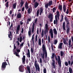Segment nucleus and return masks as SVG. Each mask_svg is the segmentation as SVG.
Returning <instances> with one entry per match:
<instances>
[{"instance_id":"obj_63","label":"nucleus","mask_w":73,"mask_h":73,"mask_svg":"<svg viewBox=\"0 0 73 73\" xmlns=\"http://www.w3.org/2000/svg\"><path fill=\"white\" fill-rule=\"evenodd\" d=\"M62 21H64V18H61V19L60 20V23H61Z\"/></svg>"},{"instance_id":"obj_46","label":"nucleus","mask_w":73,"mask_h":73,"mask_svg":"<svg viewBox=\"0 0 73 73\" xmlns=\"http://www.w3.org/2000/svg\"><path fill=\"white\" fill-rule=\"evenodd\" d=\"M38 20H37V18H36L35 19L34 23H35V24L37 23V21Z\"/></svg>"},{"instance_id":"obj_38","label":"nucleus","mask_w":73,"mask_h":73,"mask_svg":"<svg viewBox=\"0 0 73 73\" xmlns=\"http://www.w3.org/2000/svg\"><path fill=\"white\" fill-rule=\"evenodd\" d=\"M40 12H43V9H42V7L40 8Z\"/></svg>"},{"instance_id":"obj_1","label":"nucleus","mask_w":73,"mask_h":73,"mask_svg":"<svg viewBox=\"0 0 73 73\" xmlns=\"http://www.w3.org/2000/svg\"><path fill=\"white\" fill-rule=\"evenodd\" d=\"M28 5H28V2L26 1L25 5V7L27 9H29L27 11V13H28V14H31V13L32 11V7H31L29 8V6H28Z\"/></svg>"},{"instance_id":"obj_40","label":"nucleus","mask_w":73,"mask_h":73,"mask_svg":"<svg viewBox=\"0 0 73 73\" xmlns=\"http://www.w3.org/2000/svg\"><path fill=\"white\" fill-rule=\"evenodd\" d=\"M44 29H43L42 30V33L41 34V36L42 37H43L44 36Z\"/></svg>"},{"instance_id":"obj_17","label":"nucleus","mask_w":73,"mask_h":73,"mask_svg":"<svg viewBox=\"0 0 73 73\" xmlns=\"http://www.w3.org/2000/svg\"><path fill=\"white\" fill-rule=\"evenodd\" d=\"M65 25V22H64L62 24V27L64 31H66V26Z\"/></svg>"},{"instance_id":"obj_10","label":"nucleus","mask_w":73,"mask_h":73,"mask_svg":"<svg viewBox=\"0 0 73 73\" xmlns=\"http://www.w3.org/2000/svg\"><path fill=\"white\" fill-rule=\"evenodd\" d=\"M66 28L67 29L66 33L67 34H68L69 33V31H70V28L69 27V24H66Z\"/></svg>"},{"instance_id":"obj_11","label":"nucleus","mask_w":73,"mask_h":73,"mask_svg":"<svg viewBox=\"0 0 73 73\" xmlns=\"http://www.w3.org/2000/svg\"><path fill=\"white\" fill-rule=\"evenodd\" d=\"M49 33L50 34L51 38H53V32L52 29H50L49 31Z\"/></svg>"},{"instance_id":"obj_3","label":"nucleus","mask_w":73,"mask_h":73,"mask_svg":"<svg viewBox=\"0 0 73 73\" xmlns=\"http://www.w3.org/2000/svg\"><path fill=\"white\" fill-rule=\"evenodd\" d=\"M55 58L56 61H58V63L59 64V68L61 67V60L60 56H58L57 57L56 55H55Z\"/></svg>"},{"instance_id":"obj_56","label":"nucleus","mask_w":73,"mask_h":73,"mask_svg":"<svg viewBox=\"0 0 73 73\" xmlns=\"http://www.w3.org/2000/svg\"><path fill=\"white\" fill-rule=\"evenodd\" d=\"M51 48L52 50H53V51L54 52V48H53V46H52V45H51Z\"/></svg>"},{"instance_id":"obj_60","label":"nucleus","mask_w":73,"mask_h":73,"mask_svg":"<svg viewBox=\"0 0 73 73\" xmlns=\"http://www.w3.org/2000/svg\"><path fill=\"white\" fill-rule=\"evenodd\" d=\"M54 24H56V20H54Z\"/></svg>"},{"instance_id":"obj_2","label":"nucleus","mask_w":73,"mask_h":73,"mask_svg":"<svg viewBox=\"0 0 73 73\" xmlns=\"http://www.w3.org/2000/svg\"><path fill=\"white\" fill-rule=\"evenodd\" d=\"M42 50V53L41 52L40 53L41 56L43 59H44V56L45 58H47V56H48L46 50V49H45L44 50Z\"/></svg>"},{"instance_id":"obj_26","label":"nucleus","mask_w":73,"mask_h":73,"mask_svg":"<svg viewBox=\"0 0 73 73\" xmlns=\"http://www.w3.org/2000/svg\"><path fill=\"white\" fill-rule=\"evenodd\" d=\"M54 33L55 35H57V30H56V29L55 28H54L53 29Z\"/></svg>"},{"instance_id":"obj_39","label":"nucleus","mask_w":73,"mask_h":73,"mask_svg":"<svg viewBox=\"0 0 73 73\" xmlns=\"http://www.w3.org/2000/svg\"><path fill=\"white\" fill-rule=\"evenodd\" d=\"M63 43L64 44H65V45H67V46L68 45V43H67V42H66V41H63Z\"/></svg>"},{"instance_id":"obj_51","label":"nucleus","mask_w":73,"mask_h":73,"mask_svg":"<svg viewBox=\"0 0 73 73\" xmlns=\"http://www.w3.org/2000/svg\"><path fill=\"white\" fill-rule=\"evenodd\" d=\"M31 53H33V52H34V49H33V48H31Z\"/></svg>"},{"instance_id":"obj_22","label":"nucleus","mask_w":73,"mask_h":73,"mask_svg":"<svg viewBox=\"0 0 73 73\" xmlns=\"http://www.w3.org/2000/svg\"><path fill=\"white\" fill-rule=\"evenodd\" d=\"M22 61L23 63L25 64V55H23V57L22 58Z\"/></svg>"},{"instance_id":"obj_24","label":"nucleus","mask_w":73,"mask_h":73,"mask_svg":"<svg viewBox=\"0 0 73 73\" xmlns=\"http://www.w3.org/2000/svg\"><path fill=\"white\" fill-rule=\"evenodd\" d=\"M28 52L27 54V57H30V51H29V49H28Z\"/></svg>"},{"instance_id":"obj_31","label":"nucleus","mask_w":73,"mask_h":73,"mask_svg":"<svg viewBox=\"0 0 73 73\" xmlns=\"http://www.w3.org/2000/svg\"><path fill=\"white\" fill-rule=\"evenodd\" d=\"M53 2L52 1H50L48 2V3L49 5V6H50V5H52V3Z\"/></svg>"},{"instance_id":"obj_30","label":"nucleus","mask_w":73,"mask_h":73,"mask_svg":"<svg viewBox=\"0 0 73 73\" xmlns=\"http://www.w3.org/2000/svg\"><path fill=\"white\" fill-rule=\"evenodd\" d=\"M16 4H17V3H15L13 5V9H16Z\"/></svg>"},{"instance_id":"obj_27","label":"nucleus","mask_w":73,"mask_h":73,"mask_svg":"<svg viewBox=\"0 0 73 73\" xmlns=\"http://www.w3.org/2000/svg\"><path fill=\"white\" fill-rule=\"evenodd\" d=\"M68 61V63L69 65H70L71 66H72L73 64V60L71 62V63H70V61L69 60V61Z\"/></svg>"},{"instance_id":"obj_13","label":"nucleus","mask_w":73,"mask_h":73,"mask_svg":"<svg viewBox=\"0 0 73 73\" xmlns=\"http://www.w3.org/2000/svg\"><path fill=\"white\" fill-rule=\"evenodd\" d=\"M52 65L53 66V69H56V66H55V60L54 59H52Z\"/></svg>"},{"instance_id":"obj_48","label":"nucleus","mask_w":73,"mask_h":73,"mask_svg":"<svg viewBox=\"0 0 73 73\" xmlns=\"http://www.w3.org/2000/svg\"><path fill=\"white\" fill-rule=\"evenodd\" d=\"M59 9L60 11H62V5H60L59 6Z\"/></svg>"},{"instance_id":"obj_52","label":"nucleus","mask_w":73,"mask_h":73,"mask_svg":"<svg viewBox=\"0 0 73 73\" xmlns=\"http://www.w3.org/2000/svg\"><path fill=\"white\" fill-rule=\"evenodd\" d=\"M44 73H46V69L45 68H44Z\"/></svg>"},{"instance_id":"obj_25","label":"nucleus","mask_w":73,"mask_h":73,"mask_svg":"<svg viewBox=\"0 0 73 73\" xmlns=\"http://www.w3.org/2000/svg\"><path fill=\"white\" fill-rule=\"evenodd\" d=\"M24 2L23 1V0H21V1L20 3V4L21 5L20 7H22L23 5H24Z\"/></svg>"},{"instance_id":"obj_37","label":"nucleus","mask_w":73,"mask_h":73,"mask_svg":"<svg viewBox=\"0 0 73 73\" xmlns=\"http://www.w3.org/2000/svg\"><path fill=\"white\" fill-rule=\"evenodd\" d=\"M23 41V38H22V36H21L19 38V41L20 42H21V41Z\"/></svg>"},{"instance_id":"obj_43","label":"nucleus","mask_w":73,"mask_h":73,"mask_svg":"<svg viewBox=\"0 0 73 73\" xmlns=\"http://www.w3.org/2000/svg\"><path fill=\"white\" fill-rule=\"evenodd\" d=\"M42 50H43L44 49H46L45 48V45H44V44H43L42 45Z\"/></svg>"},{"instance_id":"obj_55","label":"nucleus","mask_w":73,"mask_h":73,"mask_svg":"<svg viewBox=\"0 0 73 73\" xmlns=\"http://www.w3.org/2000/svg\"><path fill=\"white\" fill-rule=\"evenodd\" d=\"M20 24L21 25H23V24H24V23L22 22V21H21L20 22Z\"/></svg>"},{"instance_id":"obj_19","label":"nucleus","mask_w":73,"mask_h":73,"mask_svg":"<svg viewBox=\"0 0 73 73\" xmlns=\"http://www.w3.org/2000/svg\"><path fill=\"white\" fill-rule=\"evenodd\" d=\"M38 5H39V3L37 2H35L34 5V7L35 8H36L38 6Z\"/></svg>"},{"instance_id":"obj_35","label":"nucleus","mask_w":73,"mask_h":73,"mask_svg":"<svg viewBox=\"0 0 73 73\" xmlns=\"http://www.w3.org/2000/svg\"><path fill=\"white\" fill-rule=\"evenodd\" d=\"M39 10V9L36 12V16H38H38H39V13H40Z\"/></svg>"},{"instance_id":"obj_64","label":"nucleus","mask_w":73,"mask_h":73,"mask_svg":"<svg viewBox=\"0 0 73 73\" xmlns=\"http://www.w3.org/2000/svg\"><path fill=\"white\" fill-rule=\"evenodd\" d=\"M40 63H42V59L41 58H40Z\"/></svg>"},{"instance_id":"obj_5","label":"nucleus","mask_w":73,"mask_h":73,"mask_svg":"<svg viewBox=\"0 0 73 73\" xmlns=\"http://www.w3.org/2000/svg\"><path fill=\"white\" fill-rule=\"evenodd\" d=\"M6 65H8V64L7 63V62H3L1 66V70H5V68H6Z\"/></svg>"},{"instance_id":"obj_36","label":"nucleus","mask_w":73,"mask_h":73,"mask_svg":"<svg viewBox=\"0 0 73 73\" xmlns=\"http://www.w3.org/2000/svg\"><path fill=\"white\" fill-rule=\"evenodd\" d=\"M14 53H15V54L16 56H17V57H19L20 56L19 55V54H17V52H16L15 51V50L14 51Z\"/></svg>"},{"instance_id":"obj_53","label":"nucleus","mask_w":73,"mask_h":73,"mask_svg":"<svg viewBox=\"0 0 73 73\" xmlns=\"http://www.w3.org/2000/svg\"><path fill=\"white\" fill-rule=\"evenodd\" d=\"M23 32H24V27H23L21 29V33H23Z\"/></svg>"},{"instance_id":"obj_23","label":"nucleus","mask_w":73,"mask_h":73,"mask_svg":"<svg viewBox=\"0 0 73 73\" xmlns=\"http://www.w3.org/2000/svg\"><path fill=\"white\" fill-rule=\"evenodd\" d=\"M9 33H10V34H8L9 38H10V40H12V37H11V36H12V33H11V31H9Z\"/></svg>"},{"instance_id":"obj_6","label":"nucleus","mask_w":73,"mask_h":73,"mask_svg":"<svg viewBox=\"0 0 73 73\" xmlns=\"http://www.w3.org/2000/svg\"><path fill=\"white\" fill-rule=\"evenodd\" d=\"M59 14L60 13L58 11L56 12V15L55 16V18L56 20V24H57V23L58 22V19H57V17L58 19H59Z\"/></svg>"},{"instance_id":"obj_47","label":"nucleus","mask_w":73,"mask_h":73,"mask_svg":"<svg viewBox=\"0 0 73 73\" xmlns=\"http://www.w3.org/2000/svg\"><path fill=\"white\" fill-rule=\"evenodd\" d=\"M48 44H49L50 42V37H48Z\"/></svg>"},{"instance_id":"obj_44","label":"nucleus","mask_w":73,"mask_h":73,"mask_svg":"<svg viewBox=\"0 0 73 73\" xmlns=\"http://www.w3.org/2000/svg\"><path fill=\"white\" fill-rule=\"evenodd\" d=\"M58 42V41L57 40H55L54 41V44L55 45H56Z\"/></svg>"},{"instance_id":"obj_7","label":"nucleus","mask_w":73,"mask_h":73,"mask_svg":"<svg viewBox=\"0 0 73 73\" xmlns=\"http://www.w3.org/2000/svg\"><path fill=\"white\" fill-rule=\"evenodd\" d=\"M45 29L44 31V35H45L48 32V24L46 23L45 25Z\"/></svg>"},{"instance_id":"obj_54","label":"nucleus","mask_w":73,"mask_h":73,"mask_svg":"<svg viewBox=\"0 0 73 73\" xmlns=\"http://www.w3.org/2000/svg\"><path fill=\"white\" fill-rule=\"evenodd\" d=\"M16 50L17 52H18V53H19L20 52V49H16Z\"/></svg>"},{"instance_id":"obj_29","label":"nucleus","mask_w":73,"mask_h":73,"mask_svg":"<svg viewBox=\"0 0 73 73\" xmlns=\"http://www.w3.org/2000/svg\"><path fill=\"white\" fill-rule=\"evenodd\" d=\"M63 8L64 12H66V6L65 5H63Z\"/></svg>"},{"instance_id":"obj_18","label":"nucleus","mask_w":73,"mask_h":73,"mask_svg":"<svg viewBox=\"0 0 73 73\" xmlns=\"http://www.w3.org/2000/svg\"><path fill=\"white\" fill-rule=\"evenodd\" d=\"M63 44V43L62 42H60L58 46V49H62V46Z\"/></svg>"},{"instance_id":"obj_16","label":"nucleus","mask_w":73,"mask_h":73,"mask_svg":"<svg viewBox=\"0 0 73 73\" xmlns=\"http://www.w3.org/2000/svg\"><path fill=\"white\" fill-rule=\"evenodd\" d=\"M35 22L33 23L32 25V33H33L34 32V30L35 29Z\"/></svg>"},{"instance_id":"obj_62","label":"nucleus","mask_w":73,"mask_h":73,"mask_svg":"<svg viewBox=\"0 0 73 73\" xmlns=\"http://www.w3.org/2000/svg\"><path fill=\"white\" fill-rule=\"evenodd\" d=\"M27 21H28L29 22L31 21V18H30V19H28Z\"/></svg>"},{"instance_id":"obj_33","label":"nucleus","mask_w":73,"mask_h":73,"mask_svg":"<svg viewBox=\"0 0 73 73\" xmlns=\"http://www.w3.org/2000/svg\"><path fill=\"white\" fill-rule=\"evenodd\" d=\"M69 72L70 73H72V71L73 70L71 67H69Z\"/></svg>"},{"instance_id":"obj_15","label":"nucleus","mask_w":73,"mask_h":73,"mask_svg":"<svg viewBox=\"0 0 73 73\" xmlns=\"http://www.w3.org/2000/svg\"><path fill=\"white\" fill-rule=\"evenodd\" d=\"M48 19H50V22H52L53 19V15L52 14H51L48 16Z\"/></svg>"},{"instance_id":"obj_61","label":"nucleus","mask_w":73,"mask_h":73,"mask_svg":"<svg viewBox=\"0 0 73 73\" xmlns=\"http://www.w3.org/2000/svg\"><path fill=\"white\" fill-rule=\"evenodd\" d=\"M12 27H13V24H11L10 27V29L11 30L12 29H11V28Z\"/></svg>"},{"instance_id":"obj_4","label":"nucleus","mask_w":73,"mask_h":73,"mask_svg":"<svg viewBox=\"0 0 73 73\" xmlns=\"http://www.w3.org/2000/svg\"><path fill=\"white\" fill-rule=\"evenodd\" d=\"M34 66L35 67L36 72H40V66H39V64L37 63V61L36 60H35V63L34 64Z\"/></svg>"},{"instance_id":"obj_34","label":"nucleus","mask_w":73,"mask_h":73,"mask_svg":"<svg viewBox=\"0 0 73 73\" xmlns=\"http://www.w3.org/2000/svg\"><path fill=\"white\" fill-rule=\"evenodd\" d=\"M56 7H54L52 9V12L53 13H55L56 12Z\"/></svg>"},{"instance_id":"obj_59","label":"nucleus","mask_w":73,"mask_h":73,"mask_svg":"<svg viewBox=\"0 0 73 73\" xmlns=\"http://www.w3.org/2000/svg\"><path fill=\"white\" fill-rule=\"evenodd\" d=\"M24 9H25V8L24 7L22 9V12L24 11Z\"/></svg>"},{"instance_id":"obj_9","label":"nucleus","mask_w":73,"mask_h":73,"mask_svg":"<svg viewBox=\"0 0 73 73\" xmlns=\"http://www.w3.org/2000/svg\"><path fill=\"white\" fill-rule=\"evenodd\" d=\"M21 26L20 25H17V29L16 31V34H19V32L20 30V27Z\"/></svg>"},{"instance_id":"obj_57","label":"nucleus","mask_w":73,"mask_h":73,"mask_svg":"<svg viewBox=\"0 0 73 73\" xmlns=\"http://www.w3.org/2000/svg\"><path fill=\"white\" fill-rule=\"evenodd\" d=\"M27 45L28 47L29 48V47H30V44H29V42H27Z\"/></svg>"},{"instance_id":"obj_32","label":"nucleus","mask_w":73,"mask_h":73,"mask_svg":"<svg viewBox=\"0 0 73 73\" xmlns=\"http://www.w3.org/2000/svg\"><path fill=\"white\" fill-rule=\"evenodd\" d=\"M38 44L39 45H40V46L41 45V41L40 38H39V39Z\"/></svg>"},{"instance_id":"obj_58","label":"nucleus","mask_w":73,"mask_h":73,"mask_svg":"<svg viewBox=\"0 0 73 73\" xmlns=\"http://www.w3.org/2000/svg\"><path fill=\"white\" fill-rule=\"evenodd\" d=\"M64 20H65L66 21L68 20V19L67 17H65L64 18Z\"/></svg>"},{"instance_id":"obj_28","label":"nucleus","mask_w":73,"mask_h":73,"mask_svg":"<svg viewBox=\"0 0 73 73\" xmlns=\"http://www.w3.org/2000/svg\"><path fill=\"white\" fill-rule=\"evenodd\" d=\"M29 31L28 32V34L29 36H31V28H30L29 29Z\"/></svg>"},{"instance_id":"obj_14","label":"nucleus","mask_w":73,"mask_h":73,"mask_svg":"<svg viewBox=\"0 0 73 73\" xmlns=\"http://www.w3.org/2000/svg\"><path fill=\"white\" fill-rule=\"evenodd\" d=\"M68 45L69 46V48H70V47H72L73 46V44H72V40H71V39H69L68 42Z\"/></svg>"},{"instance_id":"obj_41","label":"nucleus","mask_w":73,"mask_h":73,"mask_svg":"<svg viewBox=\"0 0 73 73\" xmlns=\"http://www.w3.org/2000/svg\"><path fill=\"white\" fill-rule=\"evenodd\" d=\"M64 64L66 66H68L69 65V64L68 63V62H65L64 63Z\"/></svg>"},{"instance_id":"obj_42","label":"nucleus","mask_w":73,"mask_h":73,"mask_svg":"<svg viewBox=\"0 0 73 73\" xmlns=\"http://www.w3.org/2000/svg\"><path fill=\"white\" fill-rule=\"evenodd\" d=\"M64 52H62V51L60 52V56H63V55L64 54Z\"/></svg>"},{"instance_id":"obj_20","label":"nucleus","mask_w":73,"mask_h":73,"mask_svg":"<svg viewBox=\"0 0 73 73\" xmlns=\"http://www.w3.org/2000/svg\"><path fill=\"white\" fill-rule=\"evenodd\" d=\"M9 20H10V19L8 18V19H5V21H7L8 22H7V26H8V25H9V26L10 25V22H9Z\"/></svg>"},{"instance_id":"obj_50","label":"nucleus","mask_w":73,"mask_h":73,"mask_svg":"<svg viewBox=\"0 0 73 73\" xmlns=\"http://www.w3.org/2000/svg\"><path fill=\"white\" fill-rule=\"evenodd\" d=\"M6 7H9V4L8 3V1H7L6 3Z\"/></svg>"},{"instance_id":"obj_49","label":"nucleus","mask_w":73,"mask_h":73,"mask_svg":"<svg viewBox=\"0 0 73 73\" xmlns=\"http://www.w3.org/2000/svg\"><path fill=\"white\" fill-rule=\"evenodd\" d=\"M66 24H70V22H69V20H68L66 21Z\"/></svg>"},{"instance_id":"obj_12","label":"nucleus","mask_w":73,"mask_h":73,"mask_svg":"<svg viewBox=\"0 0 73 73\" xmlns=\"http://www.w3.org/2000/svg\"><path fill=\"white\" fill-rule=\"evenodd\" d=\"M27 70L26 71V73H31V67L29 66H27Z\"/></svg>"},{"instance_id":"obj_8","label":"nucleus","mask_w":73,"mask_h":73,"mask_svg":"<svg viewBox=\"0 0 73 73\" xmlns=\"http://www.w3.org/2000/svg\"><path fill=\"white\" fill-rule=\"evenodd\" d=\"M19 70L21 72H23L24 71V66L23 65H21L19 67Z\"/></svg>"},{"instance_id":"obj_21","label":"nucleus","mask_w":73,"mask_h":73,"mask_svg":"<svg viewBox=\"0 0 73 73\" xmlns=\"http://www.w3.org/2000/svg\"><path fill=\"white\" fill-rule=\"evenodd\" d=\"M17 19L21 18V14L20 13H18V14H17Z\"/></svg>"},{"instance_id":"obj_45","label":"nucleus","mask_w":73,"mask_h":73,"mask_svg":"<svg viewBox=\"0 0 73 73\" xmlns=\"http://www.w3.org/2000/svg\"><path fill=\"white\" fill-rule=\"evenodd\" d=\"M49 6V5L48 3H46L45 5V7H46V8L47 9L48 8V6Z\"/></svg>"}]
</instances>
